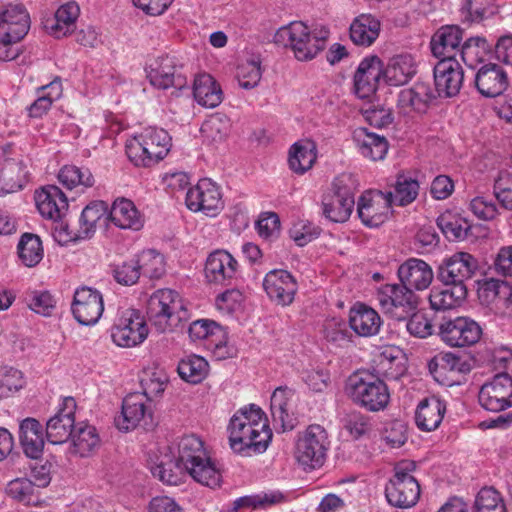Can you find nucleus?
Instances as JSON below:
<instances>
[{
    "mask_svg": "<svg viewBox=\"0 0 512 512\" xmlns=\"http://www.w3.org/2000/svg\"><path fill=\"white\" fill-rule=\"evenodd\" d=\"M476 512H506L500 494L494 488H483L475 500Z\"/></svg>",
    "mask_w": 512,
    "mask_h": 512,
    "instance_id": "63",
    "label": "nucleus"
},
{
    "mask_svg": "<svg viewBox=\"0 0 512 512\" xmlns=\"http://www.w3.org/2000/svg\"><path fill=\"white\" fill-rule=\"evenodd\" d=\"M147 315L159 332H170L190 318L185 299L172 289H158L147 302Z\"/></svg>",
    "mask_w": 512,
    "mask_h": 512,
    "instance_id": "4",
    "label": "nucleus"
},
{
    "mask_svg": "<svg viewBox=\"0 0 512 512\" xmlns=\"http://www.w3.org/2000/svg\"><path fill=\"white\" fill-rule=\"evenodd\" d=\"M19 440L25 455L32 459L42 456L44 449L43 427L35 418H25L19 425Z\"/></svg>",
    "mask_w": 512,
    "mask_h": 512,
    "instance_id": "37",
    "label": "nucleus"
},
{
    "mask_svg": "<svg viewBox=\"0 0 512 512\" xmlns=\"http://www.w3.org/2000/svg\"><path fill=\"white\" fill-rule=\"evenodd\" d=\"M349 325L357 335L371 337L378 334L382 320L373 308L356 303L349 311Z\"/></svg>",
    "mask_w": 512,
    "mask_h": 512,
    "instance_id": "34",
    "label": "nucleus"
},
{
    "mask_svg": "<svg viewBox=\"0 0 512 512\" xmlns=\"http://www.w3.org/2000/svg\"><path fill=\"white\" fill-rule=\"evenodd\" d=\"M480 406L490 412H501L512 407V377L499 373L485 382L478 393Z\"/></svg>",
    "mask_w": 512,
    "mask_h": 512,
    "instance_id": "13",
    "label": "nucleus"
},
{
    "mask_svg": "<svg viewBox=\"0 0 512 512\" xmlns=\"http://www.w3.org/2000/svg\"><path fill=\"white\" fill-rule=\"evenodd\" d=\"M183 468H178L170 453L165 454L159 463L151 467V473L167 485H179L182 481Z\"/></svg>",
    "mask_w": 512,
    "mask_h": 512,
    "instance_id": "58",
    "label": "nucleus"
},
{
    "mask_svg": "<svg viewBox=\"0 0 512 512\" xmlns=\"http://www.w3.org/2000/svg\"><path fill=\"white\" fill-rule=\"evenodd\" d=\"M351 400L369 411L383 410L389 403L390 393L385 382L364 373L351 375L345 387Z\"/></svg>",
    "mask_w": 512,
    "mask_h": 512,
    "instance_id": "7",
    "label": "nucleus"
},
{
    "mask_svg": "<svg viewBox=\"0 0 512 512\" xmlns=\"http://www.w3.org/2000/svg\"><path fill=\"white\" fill-rule=\"evenodd\" d=\"M464 72L456 58L439 60L434 67L435 88L440 97L456 96L463 84Z\"/></svg>",
    "mask_w": 512,
    "mask_h": 512,
    "instance_id": "23",
    "label": "nucleus"
},
{
    "mask_svg": "<svg viewBox=\"0 0 512 512\" xmlns=\"http://www.w3.org/2000/svg\"><path fill=\"white\" fill-rule=\"evenodd\" d=\"M376 300L382 311L397 321H406L418 304L415 293L402 283L381 285L377 288Z\"/></svg>",
    "mask_w": 512,
    "mask_h": 512,
    "instance_id": "11",
    "label": "nucleus"
},
{
    "mask_svg": "<svg viewBox=\"0 0 512 512\" xmlns=\"http://www.w3.org/2000/svg\"><path fill=\"white\" fill-rule=\"evenodd\" d=\"M400 282L410 290L423 291L432 283L434 274L429 264L418 258H409L398 268Z\"/></svg>",
    "mask_w": 512,
    "mask_h": 512,
    "instance_id": "28",
    "label": "nucleus"
},
{
    "mask_svg": "<svg viewBox=\"0 0 512 512\" xmlns=\"http://www.w3.org/2000/svg\"><path fill=\"white\" fill-rule=\"evenodd\" d=\"M434 98V92L428 83L417 82L411 88L399 92L397 109L405 116L424 113Z\"/></svg>",
    "mask_w": 512,
    "mask_h": 512,
    "instance_id": "26",
    "label": "nucleus"
},
{
    "mask_svg": "<svg viewBox=\"0 0 512 512\" xmlns=\"http://www.w3.org/2000/svg\"><path fill=\"white\" fill-rule=\"evenodd\" d=\"M30 29V16L22 4H7L0 10V43L4 46L23 39Z\"/></svg>",
    "mask_w": 512,
    "mask_h": 512,
    "instance_id": "17",
    "label": "nucleus"
},
{
    "mask_svg": "<svg viewBox=\"0 0 512 512\" xmlns=\"http://www.w3.org/2000/svg\"><path fill=\"white\" fill-rule=\"evenodd\" d=\"M137 265H139L140 275L150 279H158L165 273L164 256L154 249H146L136 256Z\"/></svg>",
    "mask_w": 512,
    "mask_h": 512,
    "instance_id": "54",
    "label": "nucleus"
},
{
    "mask_svg": "<svg viewBox=\"0 0 512 512\" xmlns=\"http://www.w3.org/2000/svg\"><path fill=\"white\" fill-rule=\"evenodd\" d=\"M59 182L68 189L77 186L85 188L94 185V177L88 168H80L74 165H65L58 173Z\"/></svg>",
    "mask_w": 512,
    "mask_h": 512,
    "instance_id": "56",
    "label": "nucleus"
},
{
    "mask_svg": "<svg viewBox=\"0 0 512 512\" xmlns=\"http://www.w3.org/2000/svg\"><path fill=\"white\" fill-rule=\"evenodd\" d=\"M467 295L465 285L446 284L433 287L429 294V303L435 311H446L461 305Z\"/></svg>",
    "mask_w": 512,
    "mask_h": 512,
    "instance_id": "39",
    "label": "nucleus"
},
{
    "mask_svg": "<svg viewBox=\"0 0 512 512\" xmlns=\"http://www.w3.org/2000/svg\"><path fill=\"white\" fill-rule=\"evenodd\" d=\"M329 444L325 429L310 425L298 436L295 457L304 470L318 469L325 462Z\"/></svg>",
    "mask_w": 512,
    "mask_h": 512,
    "instance_id": "10",
    "label": "nucleus"
},
{
    "mask_svg": "<svg viewBox=\"0 0 512 512\" xmlns=\"http://www.w3.org/2000/svg\"><path fill=\"white\" fill-rule=\"evenodd\" d=\"M446 412V404L437 397L422 400L415 412V423L421 431L430 432L436 430Z\"/></svg>",
    "mask_w": 512,
    "mask_h": 512,
    "instance_id": "38",
    "label": "nucleus"
},
{
    "mask_svg": "<svg viewBox=\"0 0 512 512\" xmlns=\"http://www.w3.org/2000/svg\"><path fill=\"white\" fill-rule=\"evenodd\" d=\"M113 277L117 283L124 286L136 284L140 278L139 265H137L136 259H130L115 265Z\"/></svg>",
    "mask_w": 512,
    "mask_h": 512,
    "instance_id": "64",
    "label": "nucleus"
},
{
    "mask_svg": "<svg viewBox=\"0 0 512 512\" xmlns=\"http://www.w3.org/2000/svg\"><path fill=\"white\" fill-rule=\"evenodd\" d=\"M492 44L480 36L467 39L460 49V54L465 65L471 69H475L479 64L483 63L490 54Z\"/></svg>",
    "mask_w": 512,
    "mask_h": 512,
    "instance_id": "46",
    "label": "nucleus"
},
{
    "mask_svg": "<svg viewBox=\"0 0 512 512\" xmlns=\"http://www.w3.org/2000/svg\"><path fill=\"white\" fill-rule=\"evenodd\" d=\"M295 392L286 386L276 388L271 396V413L283 431L294 428Z\"/></svg>",
    "mask_w": 512,
    "mask_h": 512,
    "instance_id": "32",
    "label": "nucleus"
},
{
    "mask_svg": "<svg viewBox=\"0 0 512 512\" xmlns=\"http://www.w3.org/2000/svg\"><path fill=\"white\" fill-rule=\"evenodd\" d=\"M71 310L74 318L81 325H95L104 312V300L101 292L88 286L77 288L74 292Z\"/></svg>",
    "mask_w": 512,
    "mask_h": 512,
    "instance_id": "18",
    "label": "nucleus"
},
{
    "mask_svg": "<svg viewBox=\"0 0 512 512\" xmlns=\"http://www.w3.org/2000/svg\"><path fill=\"white\" fill-rule=\"evenodd\" d=\"M71 437L72 453L80 457L89 456L97 449L100 443L96 428L87 424H80Z\"/></svg>",
    "mask_w": 512,
    "mask_h": 512,
    "instance_id": "49",
    "label": "nucleus"
},
{
    "mask_svg": "<svg viewBox=\"0 0 512 512\" xmlns=\"http://www.w3.org/2000/svg\"><path fill=\"white\" fill-rule=\"evenodd\" d=\"M76 401L73 397L61 399L56 414L46 424V437L51 444L65 443L72 436L75 425Z\"/></svg>",
    "mask_w": 512,
    "mask_h": 512,
    "instance_id": "20",
    "label": "nucleus"
},
{
    "mask_svg": "<svg viewBox=\"0 0 512 512\" xmlns=\"http://www.w3.org/2000/svg\"><path fill=\"white\" fill-rule=\"evenodd\" d=\"M391 196L381 190H367L357 202L361 222L370 228L383 224L392 213Z\"/></svg>",
    "mask_w": 512,
    "mask_h": 512,
    "instance_id": "14",
    "label": "nucleus"
},
{
    "mask_svg": "<svg viewBox=\"0 0 512 512\" xmlns=\"http://www.w3.org/2000/svg\"><path fill=\"white\" fill-rule=\"evenodd\" d=\"M437 225L450 241L463 240L471 228L469 221L459 213L447 210L437 218Z\"/></svg>",
    "mask_w": 512,
    "mask_h": 512,
    "instance_id": "44",
    "label": "nucleus"
},
{
    "mask_svg": "<svg viewBox=\"0 0 512 512\" xmlns=\"http://www.w3.org/2000/svg\"><path fill=\"white\" fill-rule=\"evenodd\" d=\"M150 401L142 393L127 395L122 402V409L114 419L116 428L123 432L135 429L142 420L151 416Z\"/></svg>",
    "mask_w": 512,
    "mask_h": 512,
    "instance_id": "24",
    "label": "nucleus"
},
{
    "mask_svg": "<svg viewBox=\"0 0 512 512\" xmlns=\"http://www.w3.org/2000/svg\"><path fill=\"white\" fill-rule=\"evenodd\" d=\"M185 204L192 212L216 217L224 208L220 186L210 178L200 179L196 185L187 190Z\"/></svg>",
    "mask_w": 512,
    "mask_h": 512,
    "instance_id": "12",
    "label": "nucleus"
},
{
    "mask_svg": "<svg viewBox=\"0 0 512 512\" xmlns=\"http://www.w3.org/2000/svg\"><path fill=\"white\" fill-rule=\"evenodd\" d=\"M193 94L197 103L206 108H214L222 102V90L209 74H199L193 84Z\"/></svg>",
    "mask_w": 512,
    "mask_h": 512,
    "instance_id": "42",
    "label": "nucleus"
},
{
    "mask_svg": "<svg viewBox=\"0 0 512 512\" xmlns=\"http://www.w3.org/2000/svg\"><path fill=\"white\" fill-rule=\"evenodd\" d=\"M175 465L183 468L195 482L217 488L222 483L220 464L211 457L203 440L194 434L184 435L168 447Z\"/></svg>",
    "mask_w": 512,
    "mask_h": 512,
    "instance_id": "1",
    "label": "nucleus"
},
{
    "mask_svg": "<svg viewBox=\"0 0 512 512\" xmlns=\"http://www.w3.org/2000/svg\"><path fill=\"white\" fill-rule=\"evenodd\" d=\"M192 341L206 340L210 345L220 348L227 342V331L216 321L211 319H198L193 321L188 329Z\"/></svg>",
    "mask_w": 512,
    "mask_h": 512,
    "instance_id": "41",
    "label": "nucleus"
},
{
    "mask_svg": "<svg viewBox=\"0 0 512 512\" xmlns=\"http://www.w3.org/2000/svg\"><path fill=\"white\" fill-rule=\"evenodd\" d=\"M230 130L229 119L221 114L212 115L201 125L202 135L212 142L222 141Z\"/></svg>",
    "mask_w": 512,
    "mask_h": 512,
    "instance_id": "60",
    "label": "nucleus"
},
{
    "mask_svg": "<svg viewBox=\"0 0 512 512\" xmlns=\"http://www.w3.org/2000/svg\"><path fill=\"white\" fill-rule=\"evenodd\" d=\"M79 14L77 2L68 0L58 7L53 17L44 20V28L54 38L66 37L75 30Z\"/></svg>",
    "mask_w": 512,
    "mask_h": 512,
    "instance_id": "29",
    "label": "nucleus"
},
{
    "mask_svg": "<svg viewBox=\"0 0 512 512\" xmlns=\"http://www.w3.org/2000/svg\"><path fill=\"white\" fill-rule=\"evenodd\" d=\"M317 158L316 146L313 142L305 140L294 143L289 149V168L298 175L310 170Z\"/></svg>",
    "mask_w": 512,
    "mask_h": 512,
    "instance_id": "43",
    "label": "nucleus"
},
{
    "mask_svg": "<svg viewBox=\"0 0 512 512\" xmlns=\"http://www.w3.org/2000/svg\"><path fill=\"white\" fill-rule=\"evenodd\" d=\"M419 189L420 185L416 179L399 174L396 178L394 190L385 193L390 194L392 206L404 207L416 200Z\"/></svg>",
    "mask_w": 512,
    "mask_h": 512,
    "instance_id": "47",
    "label": "nucleus"
},
{
    "mask_svg": "<svg viewBox=\"0 0 512 512\" xmlns=\"http://www.w3.org/2000/svg\"><path fill=\"white\" fill-rule=\"evenodd\" d=\"M353 141L358 152L371 161L383 160L388 152V141L384 136L370 132L367 128H357L353 132Z\"/></svg>",
    "mask_w": 512,
    "mask_h": 512,
    "instance_id": "35",
    "label": "nucleus"
},
{
    "mask_svg": "<svg viewBox=\"0 0 512 512\" xmlns=\"http://www.w3.org/2000/svg\"><path fill=\"white\" fill-rule=\"evenodd\" d=\"M237 271V260L226 250H215L206 259L204 273L209 283L227 284L236 277Z\"/></svg>",
    "mask_w": 512,
    "mask_h": 512,
    "instance_id": "25",
    "label": "nucleus"
},
{
    "mask_svg": "<svg viewBox=\"0 0 512 512\" xmlns=\"http://www.w3.org/2000/svg\"><path fill=\"white\" fill-rule=\"evenodd\" d=\"M108 217V206L104 201H93L82 211L79 223L80 229L73 239H85L91 237L96 230L97 223L104 217Z\"/></svg>",
    "mask_w": 512,
    "mask_h": 512,
    "instance_id": "45",
    "label": "nucleus"
},
{
    "mask_svg": "<svg viewBox=\"0 0 512 512\" xmlns=\"http://www.w3.org/2000/svg\"><path fill=\"white\" fill-rule=\"evenodd\" d=\"M18 255L26 267H35L43 259L44 250L39 236L26 233L17 246Z\"/></svg>",
    "mask_w": 512,
    "mask_h": 512,
    "instance_id": "53",
    "label": "nucleus"
},
{
    "mask_svg": "<svg viewBox=\"0 0 512 512\" xmlns=\"http://www.w3.org/2000/svg\"><path fill=\"white\" fill-rule=\"evenodd\" d=\"M417 57L411 53H400L391 57L384 66V83L389 86L407 84L416 75Z\"/></svg>",
    "mask_w": 512,
    "mask_h": 512,
    "instance_id": "27",
    "label": "nucleus"
},
{
    "mask_svg": "<svg viewBox=\"0 0 512 512\" xmlns=\"http://www.w3.org/2000/svg\"><path fill=\"white\" fill-rule=\"evenodd\" d=\"M108 219L120 229H129L138 231L143 227V217L134 205L126 198L116 199L110 210H108Z\"/></svg>",
    "mask_w": 512,
    "mask_h": 512,
    "instance_id": "36",
    "label": "nucleus"
},
{
    "mask_svg": "<svg viewBox=\"0 0 512 512\" xmlns=\"http://www.w3.org/2000/svg\"><path fill=\"white\" fill-rule=\"evenodd\" d=\"M380 30L381 23L375 16L361 14L350 24V39L357 46L369 47L379 37Z\"/></svg>",
    "mask_w": 512,
    "mask_h": 512,
    "instance_id": "40",
    "label": "nucleus"
},
{
    "mask_svg": "<svg viewBox=\"0 0 512 512\" xmlns=\"http://www.w3.org/2000/svg\"><path fill=\"white\" fill-rule=\"evenodd\" d=\"M384 82V65L376 55L363 58L353 77L354 93L360 99H369L376 93L380 81Z\"/></svg>",
    "mask_w": 512,
    "mask_h": 512,
    "instance_id": "19",
    "label": "nucleus"
},
{
    "mask_svg": "<svg viewBox=\"0 0 512 512\" xmlns=\"http://www.w3.org/2000/svg\"><path fill=\"white\" fill-rule=\"evenodd\" d=\"M149 329L142 313L134 308L121 307L117 310L110 328L112 342L121 348H132L142 344L148 337Z\"/></svg>",
    "mask_w": 512,
    "mask_h": 512,
    "instance_id": "8",
    "label": "nucleus"
},
{
    "mask_svg": "<svg viewBox=\"0 0 512 512\" xmlns=\"http://www.w3.org/2000/svg\"><path fill=\"white\" fill-rule=\"evenodd\" d=\"M321 233V228L313 222L306 219H299L293 222L289 229V236L299 247H304L308 243L317 239Z\"/></svg>",
    "mask_w": 512,
    "mask_h": 512,
    "instance_id": "59",
    "label": "nucleus"
},
{
    "mask_svg": "<svg viewBox=\"0 0 512 512\" xmlns=\"http://www.w3.org/2000/svg\"><path fill=\"white\" fill-rule=\"evenodd\" d=\"M261 61L259 57H252L239 65L237 78L239 85L244 89L256 87L261 79Z\"/></svg>",
    "mask_w": 512,
    "mask_h": 512,
    "instance_id": "61",
    "label": "nucleus"
},
{
    "mask_svg": "<svg viewBox=\"0 0 512 512\" xmlns=\"http://www.w3.org/2000/svg\"><path fill=\"white\" fill-rule=\"evenodd\" d=\"M146 77L157 89L166 90L174 87L182 90L188 86V80L176 67L175 59L168 55L151 59L145 67Z\"/></svg>",
    "mask_w": 512,
    "mask_h": 512,
    "instance_id": "15",
    "label": "nucleus"
},
{
    "mask_svg": "<svg viewBox=\"0 0 512 512\" xmlns=\"http://www.w3.org/2000/svg\"><path fill=\"white\" fill-rule=\"evenodd\" d=\"M357 183L352 174L335 177L331 188L322 197V214L330 222H346L354 209Z\"/></svg>",
    "mask_w": 512,
    "mask_h": 512,
    "instance_id": "6",
    "label": "nucleus"
},
{
    "mask_svg": "<svg viewBox=\"0 0 512 512\" xmlns=\"http://www.w3.org/2000/svg\"><path fill=\"white\" fill-rule=\"evenodd\" d=\"M463 31L456 25H446L439 28L431 38V51L439 60L455 58L460 51Z\"/></svg>",
    "mask_w": 512,
    "mask_h": 512,
    "instance_id": "33",
    "label": "nucleus"
},
{
    "mask_svg": "<svg viewBox=\"0 0 512 512\" xmlns=\"http://www.w3.org/2000/svg\"><path fill=\"white\" fill-rule=\"evenodd\" d=\"M168 383L167 374L163 369L157 367H148L142 371L140 376V385L142 394L151 401L153 398L162 395Z\"/></svg>",
    "mask_w": 512,
    "mask_h": 512,
    "instance_id": "50",
    "label": "nucleus"
},
{
    "mask_svg": "<svg viewBox=\"0 0 512 512\" xmlns=\"http://www.w3.org/2000/svg\"><path fill=\"white\" fill-rule=\"evenodd\" d=\"M215 307L222 315L239 318L245 311L246 298L238 289H228L215 299Z\"/></svg>",
    "mask_w": 512,
    "mask_h": 512,
    "instance_id": "52",
    "label": "nucleus"
},
{
    "mask_svg": "<svg viewBox=\"0 0 512 512\" xmlns=\"http://www.w3.org/2000/svg\"><path fill=\"white\" fill-rule=\"evenodd\" d=\"M39 213L46 219L57 221L68 209V200L62 190L55 185H47L35 194Z\"/></svg>",
    "mask_w": 512,
    "mask_h": 512,
    "instance_id": "30",
    "label": "nucleus"
},
{
    "mask_svg": "<svg viewBox=\"0 0 512 512\" xmlns=\"http://www.w3.org/2000/svg\"><path fill=\"white\" fill-rule=\"evenodd\" d=\"M428 368L436 381L444 382L448 373L464 372L465 363L453 353H441L430 360Z\"/></svg>",
    "mask_w": 512,
    "mask_h": 512,
    "instance_id": "51",
    "label": "nucleus"
},
{
    "mask_svg": "<svg viewBox=\"0 0 512 512\" xmlns=\"http://www.w3.org/2000/svg\"><path fill=\"white\" fill-rule=\"evenodd\" d=\"M227 431L231 449L239 454H246L249 450L264 452L272 439L267 417L254 404L237 410L230 419Z\"/></svg>",
    "mask_w": 512,
    "mask_h": 512,
    "instance_id": "2",
    "label": "nucleus"
},
{
    "mask_svg": "<svg viewBox=\"0 0 512 512\" xmlns=\"http://www.w3.org/2000/svg\"><path fill=\"white\" fill-rule=\"evenodd\" d=\"M284 501L285 496L280 491L262 492L237 498L233 502L231 511L237 512L241 508L265 509Z\"/></svg>",
    "mask_w": 512,
    "mask_h": 512,
    "instance_id": "55",
    "label": "nucleus"
},
{
    "mask_svg": "<svg viewBox=\"0 0 512 512\" xmlns=\"http://www.w3.org/2000/svg\"><path fill=\"white\" fill-rule=\"evenodd\" d=\"M494 11V0H465L461 8L462 16L470 22H480Z\"/></svg>",
    "mask_w": 512,
    "mask_h": 512,
    "instance_id": "62",
    "label": "nucleus"
},
{
    "mask_svg": "<svg viewBox=\"0 0 512 512\" xmlns=\"http://www.w3.org/2000/svg\"><path fill=\"white\" fill-rule=\"evenodd\" d=\"M26 385L22 371L11 366L0 367V399L14 396Z\"/></svg>",
    "mask_w": 512,
    "mask_h": 512,
    "instance_id": "57",
    "label": "nucleus"
},
{
    "mask_svg": "<svg viewBox=\"0 0 512 512\" xmlns=\"http://www.w3.org/2000/svg\"><path fill=\"white\" fill-rule=\"evenodd\" d=\"M209 364L201 356L192 354L182 358L177 366L180 378L191 384H198L208 374Z\"/></svg>",
    "mask_w": 512,
    "mask_h": 512,
    "instance_id": "48",
    "label": "nucleus"
},
{
    "mask_svg": "<svg viewBox=\"0 0 512 512\" xmlns=\"http://www.w3.org/2000/svg\"><path fill=\"white\" fill-rule=\"evenodd\" d=\"M478 269L477 259L467 252H456L445 258L440 266L439 277L443 283L465 285L464 282Z\"/></svg>",
    "mask_w": 512,
    "mask_h": 512,
    "instance_id": "22",
    "label": "nucleus"
},
{
    "mask_svg": "<svg viewBox=\"0 0 512 512\" xmlns=\"http://www.w3.org/2000/svg\"><path fill=\"white\" fill-rule=\"evenodd\" d=\"M328 36L325 27L311 28L302 21H293L276 31L274 42L289 49L298 61L307 62L324 50Z\"/></svg>",
    "mask_w": 512,
    "mask_h": 512,
    "instance_id": "3",
    "label": "nucleus"
},
{
    "mask_svg": "<svg viewBox=\"0 0 512 512\" xmlns=\"http://www.w3.org/2000/svg\"><path fill=\"white\" fill-rule=\"evenodd\" d=\"M263 288L272 302L281 306H289L294 301L298 283L289 271L274 269L265 275Z\"/></svg>",
    "mask_w": 512,
    "mask_h": 512,
    "instance_id": "21",
    "label": "nucleus"
},
{
    "mask_svg": "<svg viewBox=\"0 0 512 512\" xmlns=\"http://www.w3.org/2000/svg\"><path fill=\"white\" fill-rule=\"evenodd\" d=\"M443 342L451 347H465L478 342L482 335L479 324L469 317L444 319L439 327Z\"/></svg>",
    "mask_w": 512,
    "mask_h": 512,
    "instance_id": "16",
    "label": "nucleus"
},
{
    "mask_svg": "<svg viewBox=\"0 0 512 512\" xmlns=\"http://www.w3.org/2000/svg\"><path fill=\"white\" fill-rule=\"evenodd\" d=\"M414 462L406 460L399 462L394 468V476L385 487L388 503L398 508L414 506L420 497V486L411 475L415 470Z\"/></svg>",
    "mask_w": 512,
    "mask_h": 512,
    "instance_id": "9",
    "label": "nucleus"
},
{
    "mask_svg": "<svg viewBox=\"0 0 512 512\" xmlns=\"http://www.w3.org/2000/svg\"><path fill=\"white\" fill-rule=\"evenodd\" d=\"M172 147L169 133L157 127H147L126 140L129 160L138 167H150L163 160Z\"/></svg>",
    "mask_w": 512,
    "mask_h": 512,
    "instance_id": "5",
    "label": "nucleus"
},
{
    "mask_svg": "<svg viewBox=\"0 0 512 512\" xmlns=\"http://www.w3.org/2000/svg\"><path fill=\"white\" fill-rule=\"evenodd\" d=\"M478 91L485 97L501 95L508 86V78L504 69L495 63L484 64L475 75Z\"/></svg>",
    "mask_w": 512,
    "mask_h": 512,
    "instance_id": "31",
    "label": "nucleus"
}]
</instances>
